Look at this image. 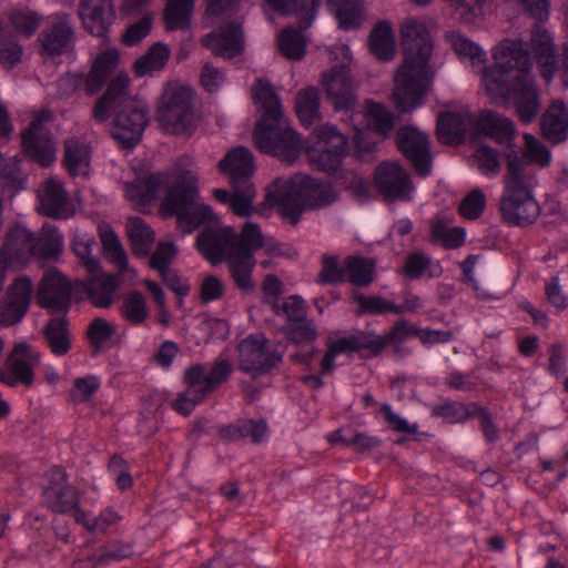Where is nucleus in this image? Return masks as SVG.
I'll return each instance as SVG.
<instances>
[{"label": "nucleus", "instance_id": "38", "mask_svg": "<svg viewBox=\"0 0 568 568\" xmlns=\"http://www.w3.org/2000/svg\"><path fill=\"white\" fill-rule=\"evenodd\" d=\"M187 368H200L201 374L197 378L200 387L209 395L223 383L227 382L233 372V363L223 356L216 357L210 368L197 363Z\"/></svg>", "mask_w": 568, "mask_h": 568}, {"label": "nucleus", "instance_id": "4", "mask_svg": "<svg viewBox=\"0 0 568 568\" xmlns=\"http://www.w3.org/2000/svg\"><path fill=\"white\" fill-rule=\"evenodd\" d=\"M507 173L504 178V191L499 201V211L509 225L528 226L537 221L541 209L535 197L538 175L527 168L515 149L505 154Z\"/></svg>", "mask_w": 568, "mask_h": 568}, {"label": "nucleus", "instance_id": "40", "mask_svg": "<svg viewBox=\"0 0 568 568\" xmlns=\"http://www.w3.org/2000/svg\"><path fill=\"white\" fill-rule=\"evenodd\" d=\"M221 437L229 440L250 438L255 444L267 440L268 426L263 419H242L235 424L223 426L220 429Z\"/></svg>", "mask_w": 568, "mask_h": 568}, {"label": "nucleus", "instance_id": "21", "mask_svg": "<svg viewBox=\"0 0 568 568\" xmlns=\"http://www.w3.org/2000/svg\"><path fill=\"white\" fill-rule=\"evenodd\" d=\"M201 43L214 55L224 59H232L241 54L245 49L242 22L221 20V23L201 39Z\"/></svg>", "mask_w": 568, "mask_h": 568}, {"label": "nucleus", "instance_id": "58", "mask_svg": "<svg viewBox=\"0 0 568 568\" xmlns=\"http://www.w3.org/2000/svg\"><path fill=\"white\" fill-rule=\"evenodd\" d=\"M432 237L445 248H457L465 243L466 231L464 227H450L443 220L432 222Z\"/></svg>", "mask_w": 568, "mask_h": 568}, {"label": "nucleus", "instance_id": "14", "mask_svg": "<svg viewBox=\"0 0 568 568\" xmlns=\"http://www.w3.org/2000/svg\"><path fill=\"white\" fill-rule=\"evenodd\" d=\"M239 366L252 377L268 373L282 362V354L271 348L263 334H251L239 346Z\"/></svg>", "mask_w": 568, "mask_h": 568}, {"label": "nucleus", "instance_id": "49", "mask_svg": "<svg viewBox=\"0 0 568 568\" xmlns=\"http://www.w3.org/2000/svg\"><path fill=\"white\" fill-rule=\"evenodd\" d=\"M68 321L64 316L52 318L44 327V338L57 356L65 355L71 347Z\"/></svg>", "mask_w": 568, "mask_h": 568}, {"label": "nucleus", "instance_id": "26", "mask_svg": "<svg viewBox=\"0 0 568 568\" xmlns=\"http://www.w3.org/2000/svg\"><path fill=\"white\" fill-rule=\"evenodd\" d=\"M397 146L412 162L418 174L422 176L429 174L432 155L426 133L413 126L403 128L397 132Z\"/></svg>", "mask_w": 568, "mask_h": 568}, {"label": "nucleus", "instance_id": "41", "mask_svg": "<svg viewBox=\"0 0 568 568\" xmlns=\"http://www.w3.org/2000/svg\"><path fill=\"white\" fill-rule=\"evenodd\" d=\"M368 48L381 61L388 62L395 58V34L389 22L382 21L374 26L369 33Z\"/></svg>", "mask_w": 568, "mask_h": 568}, {"label": "nucleus", "instance_id": "39", "mask_svg": "<svg viewBox=\"0 0 568 568\" xmlns=\"http://www.w3.org/2000/svg\"><path fill=\"white\" fill-rule=\"evenodd\" d=\"M33 257L41 264L58 261L63 251V235L53 226L42 227L39 236L33 234Z\"/></svg>", "mask_w": 568, "mask_h": 568}, {"label": "nucleus", "instance_id": "5", "mask_svg": "<svg viewBox=\"0 0 568 568\" xmlns=\"http://www.w3.org/2000/svg\"><path fill=\"white\" fill-rule=\"evenodd\" d=\"M98 234L105 260L118 272L115 274L104 273L101 268L97 273H89L90 277L82 282V288L93 306L110 308L115 301L116 292L121 285L136 281L138 271L130 264L128 253L120 237L109 223H99Z\"/></svg>", "mask_w": 568, "mask_h": 568}, {"label": "nucleus", "instance_id": "44", "mask_svg": "<svg viewBox=\"0 0 568 568\" xmlns=\"http://www.w3.org/2000/svg\"><path fill=\"white\" fill-rule=\"evenodd\" d=\"M196 0H166L163 21L168 31L189 30Z\"/></svg>", "mask_w": 568, "mask_h": 568}, {"label": "nucleus", "instance_id": "53", "mask_svg": "<svg viewBox=\"0 0 568 568\" xmlns=\"http://www.w3.org/2000/svg\"><path fill=\"white\" fill-rule=\"evenodd\" d=\"M74 519L77 523L83 525L88 531L100 534L105 532L111 526L118 524L121 520V515L111 507L103 509L95 517H92L82 509H77Z\"/></svg>", "mask_w": 568, "mask_h": 568}, {"label": "nucleus", "instance_id": "50", "mask_svg": "<svg viewBox=\"0 0 568 568\" xmlns=\"http://www.w3.org/2000/svg\"><path fill=\"white\" fill-rule=\"evenodd\" d=\"M126 233L134 254L145 256L154 242V232L150 225L141 217H130L126 223Z\"/></svg>", "mask_w": 568, "mask_h": 568}, {"label": "nucleus", "instance_id": "36", "mask_svg": "<svg viewBox=\"0 0 568 568\" xmlns=\"http://www.w3.org/2000/svg\"><path fill=\"white\" fill-rule=\"evenodd\" d=\"M275 11L298 19L302 29L311 27L315 20L321 0H265Z\"/></svg>", "mask_w": 568, "mask_h": 568}, {"label": "nucleus", "instance_id": "10", "mask_svg": "<svg viewBox=\"0 0 568 568\" xmlns=\"http://www.w3.org/2000/svg\"><path fill=\"white\" fill-rule=\"evenodd\" d=\"M326 352L322 358V374H332L337 356L358 354L362 358L378 356L386 347V339L364 331H332L325 341Z\"/></svg>", "mask_w": 568, "mask_h": 568}, {"label": "nucleus", "instance_id": "46", "mask_svg": "<svg viewBox=\"0 0 568 568\" xmlns=\"http://www.w3.org/2000/svg\"><path fill=\"white\" fill-rule=\"evenodd\" d=\"M359 118H365L367 128L385 139L394 126L393 113L383 104L368 101Z\"/></svg>", "mask_w": 568, "mask_h": 568}, {"label": "nucleus", "instance_id": "2", "mask_svg": "<svg viewBox=\"0 0 568 568\" xmlns=\"http://www.w3.org/2000/svg\"><path fill=\"white\" fill-rule=\"evenodd\" d=\"M404 59L394 75L393 99L396 108L412 112L425 103L435 70L430 64L433 42L426 27L416 19L400 24Z\"/></svg>", "mask_w": 568, "mask_h": 568}, {"label": "nucleus", "instance_id": "1", "mask_svg": "<svg viewBox=\"0 0 568 568\" xmlns=\"http://www.w3.org/2000/svg\"><path fill=\"white\" fill-rule=\"evenodd\" d=\"M165 187L160 212L164 217L175 216L178 227L192 233L200 224L215 219L212 209L200 201L197 175L191 170L174 166L169 172H156L138 178L123 185L125 197L141 209L153 201Z\"/></svg>", "mask_w": 568, "mask_h": 568}, {"label": "nucleus", "instance_id": "35", "mask_svg": "<svg viewBox=\"0 0 568 568\" xmlns=\"http://www.w3.org/2000/svg\"><path fill=\"white\" fill-rule=\"evenodd\" d=\"M120 60L118 49L111 48L101 52L93 61L91 71L85 77V93L93 95L99 92Z\"/></svg>", "mask_w": 568, "mask_h": 568}, {"label": "nucleus", "instance_id": "54", "mask_svg": "<svg viewBox=\"0 0 568 568\" xmlns=\"http://www.w3.org/2000/svg\"><path fill=\"white\" fill-rule=\"evenodd\" d=\"M94 245V237L87 233H74L71 240L72 250L88 273H97L101 270L100 261L92 254Z\"/></svg>", "mask_w": 568, "mask_h": 568}, {"label": "nucleus", "instance_id": "17", "mask_svg": "<svg viewBox=\"0 0 568 568\" xmlns=\"http://www.w3.org/2000/svg\"><path fill=\"white\" fill-rule=\"evenodd\" d=\"M42 500L54 513H77L79 493L68 483L67 473L61 467H53L44 475Z\"/></svg>", "mask_w": 568, "mask_h": 568}, {"label": "nucleus", "instance_id": "60", "mask_svg": "<svg viewBox=\"0 0 568 568\" xmlns=\"http://www.w3.org/2000/svg\"><path fill=\"white\" fill-rule=\"evenodd\" d=\"M473 162L486 178L493 179L500 173L501 162L498 152L485 144L476 148L473 153Z\"/></svg>", "mask_w": 568, "mask_h": 568}, {"label": "nucleus", "instance_id": "11", "mask_svg": "<svg viewBox=\"0 0 568 568\" xmlns=\"http://www.w3.org/2000/svg\"><path fill=\"white\" fill-rule=\"evenodd\" d=\"M213 214L215 219L197 226L206 225L196 237V246L204 258L212 265H217L227 262L245 247L244 226L240 234L232 226H217L219 217L214 212Z\"/></svg>", "mask_w": 568, "mask_h": 568}, {"label": "nucleus", "instance_id": "62", "mask_svg": "<svg viewBox=\"0 0 568 568\" xmlns=\"http://www.w3.org/2000/svg\"><path fill=\"white\" fill-rule=\"evenodd\" d=\"M115 334V325L103 317L93 318L87 328V337L95 352L109 344Z\"/></svg>", "mask_w": 568, "mask_h": 568}, {"label": "nucleus", "instance_id": "32", "mask_svg": "<svg viewBox=\"0 0 568 568\" xmlns=\"http://www.w3.org/2000/svg\"><path fill=\"white\" fill-rule=\"evenodd\" d=\"M531 51L546 82H551L556 73L555 45L550 33L537 27L531 36Z\"/></svg>", "mask_w": 568, "mask_h": 568}, {"label": "nucleus", "instance_id": "19", "mask_svg": "<svg viewBox=\"0 0 568 568\" xmlns=\"http://www.w3.org/2000/svg\"><path fill=\"white\" fill-rule=\"evenodd\" d=\"M42 58H55L74 45V26L67 13L51 14L38 38Z\"/></svg>", "mask_w": 568, "mask_h": 568}, {"label": "nucleus", "instance_id": "6", "mask_svg": "<svg viewBox=\"0 0 568 568\" xmlns=\"http://www.w3.org/2000/svg\"><path fill=\"white\" fill-rule=\"evenodd\" d=\"M336 199L337 194L329 183L303 174L276 179L267 187V201L293 225L300 222L305 211L321 210Z\"/></svg>", "mask_w": 568, "mask_h": 568}, {"label": "nucleus", "instance_id": "43", "mask_svg": "<svg viewBox=\"0 0 568 568\" xmlns=\"http://www.w3.org/2000/svg\"><path fill=\"white\" fill-rule=\"evenodd\" d=\"M252 98L263 111L261 120L284 114L280 97L268 80L260 78L255 81L252 87Z\"/></svg>", "mask_w": 568, "mask_h": 568}, {"label": "nucleus", "instance_id": "37", "mask_svg": "<svg viewBox=\"0 0 568 568\" xmlns=\"http://www.w3.org/2000/svg\"><path fill=\"white\" fill-rule=\"evenodd\" d=\"M327 8L343 30H355L364 21V0H327Z\"/></svg>", "mask_w": 568, "mask_h": 568}, {"label": "nucleus", "instance_id": "22", "mask_svg": "<svg viewBox=\"0 0 568 568\" xmlns=\"http://www.w3.org/2000/svg\"><path fill=\"white\" fill-rule=\"evenodd\" d=\"M321 84L326 92L327 100L336 111H351L356 104V95L349 69L345 65H335L322 73Z\"/></svg>", "mask_w": 568, "mask_h": 568}, {"label": "nucleus", "instance_id": "48", "mask_svg": "<svg viewBox=\"0 0 568 568\" xmlns=\"http://www.w3.org/2000/svg\"><path fill=\"white\" fill-rule=\"evenodd\" d=\"M296 114L304 126H311L321 119L320 92L314 87L302 89L295 99Z\"/></svg>", "mask_w": 568, "mask_h": 568}, {"label": "nucleus", "instance_id": "24", "mask_svg": "<svg viewBox=\"0 0 568 568\" xmlns=\"http://www.w3.org/2000/svg\"><path fill=\"white\" fill-rule=\"evenodd\" d=\"M374 182L381 194L389 201H408L414 185L408 173L395 162H384L375 171Z\"/></svg>", "mask_w": 568, "mask_h": 568}, {"label": "nucleus", "instance_id": "47", "mask_svg": "<svg viewBox=\"0 0 568 568\" xmlns=\"http://www.w3.org/2000/svg\"><path fill=\"white\" fill-rule=\"evenodd\" d=\"M376 263L373 258L348 256L345 258V282L366 287L374 281Z\"/></svg>", "mask_w": 568, "mask_h": 568}, {"label": "nucleus", "instance_id": "8", "mask_svg": "<svg viewBox=\"0 0 568 568\" xmlns=\"http://www.w3.org/2000/svg\"><path fill=\"white\" fill-rule=\"evenodd\" d=\"M155 120L168 134L190 136L197 124L193 90L176 81L165 83L156 103Z\"/></svg>", "mask_w": 568, "mask_h": 568}, {"label": "nucleus", "instance_id": "51", "mask_svg": "<svg viewBox=\"0 0 568 568\" xmlns=\"http://www.w3.org/2000/svg\"><path fill=\"white\" fill-rule=\"evenodd\" d=\"M447 39L460 60L468 61L473 68L485 65L486 52L478 44L455 31L448 33Z\"/></svg>", "mask_w": 568, "mask_h": 568}, {"label": "nucleus", "instance_id": "33", "mask_svg": "<svg viewBox=\"0 0 568 568\" xmlns=\"http://www.w3.org/2000/svg\"><path fill=\"white\" fill-rule=\"evenodd\" d=\"M64 166L73 178H88L91 171V146L82 138L71 136L64 142Z\"/></svg>", "mask_w": 568, "mask_h": 568}, {"label": "nucleus", "instance_id": "59", "mask_svg": "<svg viewBox=\"0 0 568 568\" xmlns=\"http://www.w3.org/2000/svg\"><path fill=\"white\" fill-rule=\"evenodd\" d=\"M255 195L253 183L240 184L237 187H233L232 200L229 206L237 216H251L255 211Z\"/></svg>", "mask_w": 568, "mask_h": 568}, {"label": "nucleus", "instance_id": "63", "mask_svg": "<svg viewBox=\"0 0 568 568\" xmlns=\"http://www.w3.org/2000/svg\"><path fill=\"white\" fill-rule=\"evenodd\" d=\"M9 21L16 32L30 38L38 30L41 17L30 9H13L9 13Z\"/></svg>", "mask_w": 568, "mask_h": 568}, {"label": "nucleus", "instance_id": "56", "mask_svg": "<svg viewBox=\"0 0 568 568\" xmlns=\"http://www.w3.org/2000/svg\"><path fill=\"white\" fill-rule=\"evenodd\" d=\"M524 140L525 146L523 155H519V158L524 161L526 166L530 168L529 164L540 169L549 166L552 160L550 150L530 133H525Z\"/></svg>", "mask_w": 568, "mask_h": 568}, {"label": "nucleus", "instance_id": "25", "mask_svg": "<svg viewBox=\"0 0 568 568\" xmlns=\"http://www.w3.org/2000/svg\"><path fill=\"white\" fill-rule=\"evenodd\" d=\"M33 292L32 281L28 276L17 277L8 287L0 303V324L11 326L27 314Z\"/></svg>", "mask_w": 568, "mask_h": 568}, {"label": "nucleus", "instance_id": "7", "mask_svg": "<svg viewBox=\"0 0 568 568\" xmlns=\"http://www.w3.org/2000/svg\"><path fill=\"white\" fill-rule=\"evenodd\" d=\"M531 69L528 50L523 42L505 40L494 49V64L483 68L481 84L493 103L508 105L516 91V82Z\"/></svg>", "mask_w": 568, "mask_h": 568}, {"label": "nucleus", "instance_id": "3", "mask_svg": "<svg viewBox=\"0 0 568 568\" xmlns=\"http://www.w3.org/2000/svg\"><path fill=\"white\" fill-rule=\"evenodd\" d=\"M129 75L119 73L98 100L93 119L100 123L105 122L113 111L112 136L123 148L133 149L149 124V108L143 100L129 94Z\"/></svg>", "mask_w": 568, "mask_h": 568}, {"label": "nucleus", "instance_id": "55", "mask_svg": "<svg viewBox=\"0 0 568 568\" xmlns=\"http://www.w3.org/2000/svg\"><path fill=\"white\" fill-rule=\"evenodd\" d=\"M149 308L144 296L136 291L124 295L120 305L121 316L132 325H141L149 317Z\"/></svg>", "mask_w": 568, "mask_h": 568}, {"label": "nucleus", "instance_id": "64", "mask_svg": "<svg viewBox=\"0 0 568 568\" xmlns=\"http://www.w3.org/2000/svg\"><path fill=\"white\" fill-rule=\"evenodd\" d=\"M273 311L277 315H284L288 321L287 324L302 322L306 318L305 303L297 295L287 297L283 303H275L273 305Z\"/></svg>", "mask_w": 568, "mask_h": 568}, {"label": "nucleus", "instance_id": "12", "mask_svg": "<svg viewBox=\"0 0 568 568\" xmlns=\"http://www.w3.org/2000/svg\"><path fill=\"white\" fill-rule=\"evenodd\" d=\"M314 142L306 148L310 162L321 171L333 172L347 154V141L334 125H320L314 132Z\"/></svg>", "mask_w": 568, "mask_h": 568}, {"label": "nucleus", "instance_id": "34", "mask_svg": "<svg viewBox=\"0 0 568 568\" xmlns=\"http://www.w3.org/2000/svg\"><path fill=\"white\" fill-rule=\"evenodd\" d=\"M201 374L200 368H185L183 374V383L186 388L178 393L176 397L172 400V408L184 416H189L195 407L203 403L207 394L200 387L197 378Z\"/></svg>", "mask_w": 568, "mask_h": 568}, {"label": "nucleus", "instance_id": "45", "mask_svg": "<svg viewBox=\"0 0 568 568\" xmlns=\"http://www.w3.org/2000/svg\"><path fill=\"white\" fill-rule=\"evenodd\" d=\"M171 55L170 48L163 42H155L145 54L136 59L134 72L136 77L151 75L162 71Z\"/></svg>", "mask_w": 568, "mask_h": 568}, {"label": "nucleus", "instance_id": "61", "mask_svg": "<svg viewBox=\"0 0 568 568\" xmlns=\"http://www.w3.org/2000/svg\"><path fill=\"white\" fill-rule=\"evenodd\" d=\"M21 161L18 156L4 158L0 153V186L13 187L16 191L23 189L26 178L21 172Z\"/></svg>", "mask_w": 568, "mask_h": 568}, {"label": "nucleus", "instance_id": "18", "mask_svg": "<svg viewBox=\"0 0 568 568\" xmlns=\"http://www.w3.org/2000/svg\"><path fill=\"white\" fill-rule=\"evenodd\" d=\"M33 233L22 224L11 226L6 242L0 248V292L2 291L8 266H24L33 257Z\"/></svg>", "mask_w": 568, "mask_h": 568}, {"label": "nucleus", "instance_id": "23", "mask_svg": "<svg viewBox=\"0 0 568 568\" xmlns=\"http://www.w3.org/2000/svg\"><path fill=\"white\" fill-rule=\"evenodd\" d=\"M39 212L53 217L68 220L75 214V206L63 183L57 178L44 180L38 191Z\"/></svg>", "mask_w": 568, "mask_h": 568}, {"label": "nucleus", "instance_id": "27", "mask_svg": "<svg viewBox=\"0 0 568 568\" xmlns=\"http://www.w3.org/2000/svg\"><path fill=\"white\" fill-rule=\"evenodd\" d=\"M83 28L92 36L106 38L115 19L112 0H81L78 9Z\"/></svg>", "mask_w": 568, "mask_h": 568}, {"label": "nucleus", "instance_id": "31", "mask_svg": "<svg viewBox=\"0 0 568 568\" xmlns=\"http://www.w3.org/2000/svg\"><path fill=\"white\" fill-rule=\"evenodd\" d=\"M542 135L551 143L568 139V106L562 100H554L544 112L540 121Z\"/></svg>", "mask_w": 568, "mask_h": 568}, {"label": "nucleus", "instance_id": "42", "mask_svg": "<svg viewBox=\"0 0 568 568\" xmlns=\"http://www.w3.org/2000/svg\"><path fill=\"white\" fill-rule=\"evenodd\" d=\"M476 125L486 136L499 143H509L515 135L513 121L490 111L483 112L476 120Z\"/></svg>", "mask_w": 568, "mask_h": 568}, {"label": "nucleus", "instance_id": "57", "mask_svg": "<svg viewBox=\"0 0 568 568\" xmlns=\"http://www.w3.org/2000/svg\"><path fill=\"white\" fill-rule=\"evenodd\" d=\"M280 51L290 60H300L306 52V40L304 36L293 27L281 31L277 37Z\"/></svg>", "mask_w": 568, "mask_h": 568}, {"label": "nucleus", "instance_id": "15", "mask_svg": "<svg viewBox=\"0 0 568 568\" xmlns=\"http://www.w3.org/2000/svg\"><path fill=\"white\" fill-rule=\"evenodd\" d=\"M245 247L227 261L231 276L235 285L243 292H252L255 284L252 280V272L255 266L254 252L264 245V235L256 223L244 224Z\"/></svg>", "mask_w": 568, "mask_h": 568}, {"label": "nucleus", "instance_id": "29", "mask_svg": "<svg viewBox=\"0 0 568 568\" xmlns=\"http://www.w3.org/2000/svg\"><path fill=\"white\" fill-rule=\"evenodd\" d=\"M510 102L515 104L517 114L523 122L530 123L536 118L540 109V101L530 71L518 78Z\"/></svg>", "mask_w": 568, "mask_h": 568}, {"label": "nucleus", "instance_id": "30", "mask_svg": "<svg viewBox=\"0 0 568 568\" xmlns=\"http://www.w3.org/2000/svg\"><path fill=\"white\" fill-rule=\"evenodd\" d=\"M476 125V119L469 112H446L437 119V136L445 144L459 143Z\"/></svg>", "mask_w": 568, "mask_h": 568}, {"label": "nucleus", "instance_id": "9", "mask_svg": "<svg viewBox=\"0 0 568 568\" xmlns=\"http://www.w3.org/2000/svg\"><path fill=\"white\" fill-rule=\"evenodd\" d=\"M253 138L261 152L276 156L286 163L294 162L303 149L300 134L291 128L284 114L260 120Z\"/></svg>", "mask_w": 568, "mask_h": 568}, {"label": "nucleus", "instance_id": "13", "mask_svg": "<svg viewBox=\"0 0 568 568\" xmlns=\"http://www.w3.org/2000/svg\"><path fill=\"white\" fill-rule=\"evenodd\" d=\"M53 120L49 109L37 112L29 126L21 133V145L27 156L41 166H50L55 161V146L49 130L44 126Z\"/></svg>", "mask_w": 568, "mask_h": 568}, {"label": "nucleus", "instance_id": "52", "mask_svg": "<svg viewBox=\"0 0 568 568\" xmlns=\"http://www.w3.org/2000/svg\"><path fill=\"white\" fill-rule=\"evenodd\" d=\"M404 272L407 277L415 280L423 276L438 277L443 273V268L438 262L433 261L426 254L416 252L407 256Z\"/></svg>", "mask_w": 568, "mask_h": 568}, {"label": "nucleus", "instance_id": "28", "mask_svg": "<svg viewBox=\"0 0 568 568\" xmlns=\"http://www.w3.org/2000/svg\"><path fill=\"white\" fill-rule=\"evenodd\" d=\"M219 169L229 176L233 187L244 183H252L251 178L255 170L254 156L244 146L234 148L219 162Z\"/></svg>", "mask_w": 568, "mask_h": 568}, {"label": "nucleus", "instance_id": "20", "mask_svg": "<svg viewBox=\"0 0 568 568\" xmlns=\"http://www.w3.org/2000/svg\"><path fill=\"white\" fill-rule=\"evenodd\" d=\"M72 285L60 271H48L41 278L36 300L39 306L50 313L65 315L71 305Z\"/></svg>", "mask_w": 568, "mask_h": 568}, {"label": "nucleus", "instance_id": "16", "mask_svg": "<svg viewBox=\"0 0 568 568\" xmlns=\"http://www.w3.org/2000/svg\"><path fill=\"white\" fill-rule=\"evenodd\" d=\"M41 359L40 353L27 342L14 345L6 359L3 368H0V382L7 386H31L34 381V368Z\"/></svg>", "mask_w": 568, "mask_h": 568}]
</instances>
